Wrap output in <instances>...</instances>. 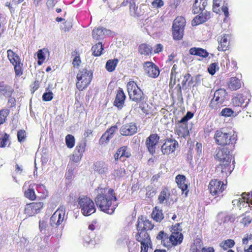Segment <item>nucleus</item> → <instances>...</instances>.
I'll return each mask as SVG.
<instances>
[{
  "label": "nucleus",
  "instance_id": "1",
  "mask_svg": "<svg viewBox=\"0 0 252 252\" xmlns=\"http://www.w3.org/2000/svg\"><path fill=\"white\" fill-rule=\"evenodd\" d=\"M96 194L94 200L98 209L105 213L112 215L114 213L117 205L114 202L117 201V194L114 190L108 187H98L94 190Z\"/></svg>",
  "mask_w": 252,
  "mask_h": 252
},
{
  "label": "nucleus",
  "instance_id": "2",
  "mask_svg": "<svg viewBox=\"0 0 252 252\" xmlns=\"http://www.w3.org/2000/svg\"><path fill=\"white\" fill-rule=\"evenodd\" d=\"M182 231V229L180 227L179 223H177L172 227L170 234L165 233L164 231H160L158 233L156 238L161 241V244L163 247L170 249L183 242L184 236Z\"/></svg>",
  "mask_w": 252,
  "mask_h": 252
},
{
  "label": "nucleus",
  "instance_id": "3",
  "mask_svg": "<svg viewBox=\"0 0 252 252\" xmlns=\"http://www.w3.org/2000/svg\"><path fill=\"white\" fill-rule=\"evenodd\" d=\"M126 90L130 100L136 103L134 106L137 108V105L139 104V108L142 111L148 114V111L144 106L146 103L145 94L136 82L132 80L129 81L126 84Z\"/></svg>",
  "mask_w": 252,
  "mask_h": 252
},
{
  "label": "nucleus",
  "instance_id": "4",
  "mask_svg": "<svg viewBox=\"0 0 252 252\" xmlns=\"http://www.w3.org/2000/svg\"><path fill=\"white\" fill-rule=\"evenodd\" d=\"M214 138L218 145L233 147L237 141V135L232 132H226L219 129L215 132Z\"/></svg>",
  "mask_w": 252,
  "mask_h": 252
},
{
  "label": "nucleus",
  "instance_id": "5",
  "mask_svg": "<svg viewBox=\"0 0 252 252\" xmlns=\"http://www.w3.org/2000/svg\"><path fill=\"white\" fill-rule=\"evenodd\" d=\"M93 72L86 68L79 70L76 75V86L79 91L86 89L90 84L93 79Z\"/></svg>",
  "mask_w": 252,
  "mask_h": 252
},
{
  "label": "nucleus",
  "instance_id": "6",
  "mask_svg": "<svg viewBox=\"0 0 252 252\" xmlns=\"http://www.w3.org/2000/svg\"><path fill=\"white\" fill-rule=\"evenodd\" d=\"M78 203L81 213L85 216H89L96 212L94 203L89 197L80 196L78 199Z\"/></svg>",
  "mask_w": 252,
  "mask_h": 252
},
{
  "label": "nucleus",
  "instance_id": "7",
  "mask_svg": "<svg viewBox=\"0 0 252 252\" xmlns=\"http://www.w3.org/2000/svg\"><path fill=\"white\" fill-rule=\"evenodd\" d=\"M227 96V93L225 89H219L216 90L209 106L212 109H218L226 100Z\"/></svg>",
  "mask_w": 252,
  "mask_h": 252
},
{
  "label": "nucleus",
  "instance_id": "8",
  "mask_svg": "<svg viewBox=\"0 0 252 252\" xmlns=\"http://www.w3.org/2000/svg\"><path fill=\"white\" fill-rule=\"evenodd\" d=\"M210 193L215 198L222 196V192L225 190L226 185L223 182L218 179H212L208 185Z\"/></svg>",
  "mask_w": 252,
  "mask_h": 252
},
{
  "label": "nucleus",
  "instance_id": "9",
  "mask_svg": "<svg viewBox=\"0 0 252 252\" xmlns=\"http://www.w3.org/2000/svg\"><path fill=\"white\" fill-rule=\"evenodd\" d=\"M135 237L136 240L140 243V252H147L149 246L151 244V240L149 233L146 231H137Z\"/></svg>",
  "mask_w": 252,
  "mask_h": 252
},
{
  "label": "nucleus",
  "instance_id": "10",
  "mask_svg": "<svg viewBox=\"0 0 252 252\" xmlns=\"http://www.w3.org/2000/svg\"><path fill=\"white\" fill-rule=\"evenodd\" d=\"M43 207L42 202H32L27 203L25 207L24 213L27 217L33 216L39 213Z\"/></svg>",
  "mask_w": 252,
  "mask_h": 252
},
{
  "label": "nucleus",
  "instance_id": "11",
  "mask_svg": "<svg viewBox=\"0 0 252 252\" xmlns=\"http://www.w3.org/2000/svg\"><path fill=\"white\" fill-rule=\"evenodd\" d=\"M65 213V207L60 206L50 218V222L51 225L59 226L62 224L64 220Z\"/></svg>",
  "mask_w": 252,
  "mask_h": 252
},
{
  "label": "nucleus",
  "instance_id": "12",
  "mask_svg": "<svg viewBox=\"0 0 252 252\" xmlns=\"http://www.w3.org/2000/svg\"><path fill=\"white\" fill-rule=\"evenodd\" d=\"M159 136L157 133L151 134L146 138V147L151 155H154L156 153V147L159 142Z\"/></svg>",
  "mask_w": 252,
  "mask_h": 252
},
{
  "label": "nucleus",
  "instance_id": "13",
  "mask_svg": "<svg viewBox=\"0 0 252 252\" xmlns=\"http://www.w3.org/2000/svg\"><path fill=\"white\" fill-rule=\"evenodd\" d=\"M178 145V142L175 139L168 138L161 146V151L163 155H168L174 152Z\"/></svg>",
  "mask_w": 252,
  "mask_h": 252
},
{
  "label": "nucleus",
  "instance_id": "14",
  "mask_svg": "<svg viewBox=\"0 0 252 252\" xmlns=\"http://www.w3.org/2000/svg\"><path fill=\"white\" fill-rule=\"evenodd\" d=\"M155 225L152 221L150 220L146 216H140L138 217L136 224L137 231L143 230L147 232L153 229Z\"/></svg>",
  "mask_w": 252,
  "mask_h": 252
},
{
  "label": "nucleus",
  "instance_id": "15",
  "mask_svg": "<svg viewBox=\"0 0 252 252\" xmlns=\"http://www.w3.org/2000/svg\"><path fill=\"white\" fill-rule=\"evenodd\" d=\"M143 68L145 73L150 77L156 78L159 74V68L153 62H145L143 64Z\"/></svg>",
  "mask_w": 252,
  "mask_h": 252
},
{
  "label": "nucleus",
  "instance_id": "16",
  "mask_svg": "<svg viewBox=\"0 0 252 252\" xmlns=\"http://www.w3.org/2000/svg\"><path fill=\"white\" fill-rule=\"evenodd\" d=\"M86 145V142L84 140L78 143L72 156V160L73 162H78L81 160L85 151Z\"/></svg>",
  "mask_w": 252,
  "mask_h": 252
},
{
  "label": "nucleus",
  "instance_id": "17",
  "mask_svg": "<svg viewBox=\"0 0 252 252\" xmlns=\"http://www.w3.org/2000/svg\"><path fill=\"white\" fill-rule=\"evenodd\" d=\"M231 160L225 161V162H220V163L217 165L216 171L220 172L222 177H227L230 174L234 167L231 166Z\"/></svg>",
  "mask_w": 252,
  "mask_h": 252
},
{
  "label": "nucleus",
  "instance_id": "18",
  "mask_svg": "<svg viewBox=\"0 0 252 252\" xmlns=\"http://www.w3.org/2000/svg\"><path fill=\"white\" fill-rule=\"evenodd\" d=\"M215 158L220 162L231 160L232 156L230 155V151L226 147L217 149L215 152Z\"/></svg>",
  "mask_w": 252,
  "mask_h": 252
},
{
  "label": "nucleus",
  "instance_id": "19",
  "mask_svg": "<svg viewBox=\"0 0 252 252\" xmlns=\"http://www.w3.org/2000/svg\"><path fill=\"white\" fill-rule=\"evenodd\" d=\"M231 35L229 34H222L217 38L219 43L218 50L219 51H225L228 50L230 46Z\"/></svg>",
  "mask_w": 252,
  "mask_h": 252
},
{
  "label": "nucleus",
  "instance_id": "20",
  "mask_svg": "<svg viewBox=\"0 0 252 252\" xmlns=\"http://www.w3.org/2000/svg\"><path fill=\"white\" fill-rule=\"evenodd\" d=\"M117 129L118 127L117 126H111L110 128L107 129L99 139V144L100 145L107 144L113 137L114 133Z\"/></svg>",
  "mask_w": 252,
  "mask_h": 252
},
{
  "label": "nucleus",
  "instance_id": "21",
  "mask_svg": "<svg viewBox=\"0 0 252 252\" xmlns=\"http://www.w3.org/2000/svg\"><path fill=\"white\" fill-rule=\"evenodd\" d=\"M131 156V153L127 146H122L120 147L115 154L114 157L116 161L120 159L124 162L126 160V158H130Z\"/></svg>",
  "mask_w": 252,
  "mask_h": 252
},
{
  "label": "nucleus",
  "instance_id": "22",
  "mask_svg": "<svg viewBox=\"0 0 252 252\" xmlns=\"http://www.w3.org/2000/svg\"><path fill=\"white\" fill-rule=\"evenodd\" d=\"M14 89L12 85L7 83L4 81H0V98L12 95Z\"/></svg>",
  "mask_w": 252,
  "mask_h": 252
},
{
  "label": "nucleus",
  "instance_id": "23",
  "mask_svg": "<svg viewBox=\"0 0 252 252\" xmlns=\"http://www.w3.org/2000/svg\"><path fill=\"white\" fill-rule=\"evenodd\" d=\"M126 99V95L121 88H119L116 92V94L113 104L119 109H121L124 106Z\"/></svg>",
  "mask_w": 252,
  "mask_h": 252
},
{
  "label": "nucleus",
  "instance_id": "24",
  "mask_svg": "<svg viewBox=\"0 0 252 252\" xmlns=\"http://www.w3.org/2000/svg\"><path fill=\"white\" fill-rule=\"evenodd\" d=\"M137 127L134 123L126 124L122 126L120 128V133L123 136L132 135L137 131Z\"/></svg>",
  "mask_w": 252,
  "mask_h": 252
},
{
  "label": "nucleus",
  "instance_id": "25",
  "mask_svg": "<svg viewBox=\"0 0 252 252\" xmlns=\"http://www.w3.org/2000/svg\"><path fill=\"white\" fill-rule=\"evenodd\" d=\"M246 97L242 94H238L236 96L233 97L231 100V102L234 107L237 108L239 109L242 107H245L247 106L248 102L247 101L245 105H243L246 100Z\"/></svg>",
  "mask_w": 252,
  "mask_h": 252
},
{
  "label": "nucleus",
  "instance_id": "26",
  "mask_svg": "<svg viewBox=\"0 0 252 252\" xmlns=\"http://www.w3.org/2000/svg\"><path fill=\"white\" fill-rule=\"evenodd\" d=\"M186 178L183 175L179 174L175 178V181L177 183L178 187L182 191V193H184L185 196H187L189 192L188 187L186 183Z\"/></svg>",
  "mask_w": 252,
  "mask_h": 252
},
{
  "label": "nucleus",
  "instance_id": "27",
  "mask_svg": "<svg viewBox=\"0 0 252 252\" xmlns=\"http://www.w3.org/2000/svg\"><path fill=\"white\" fill-rule=\"evenodd\" d=\"M170 196L169 189L167 187H163L158 196V203L160 204H167L169 202Z\"/></svg>",
  "mask_w": 252,
  "mask_h": 252
},
{
  "label": "nucleus",
  "instance_id": "28",
  "mask_svg": "<svg viewBox=\"0 0 252 252\" xmlns=\"http://www.w3.org/2000/svg\"><path fill=\"white\" fill-rule=\"evenodd\" d=\"M207 4V0H195L192 8L193 14H198L202 12Z\"/></svg>",
  "mask_w": 252,
  "mask_h": 252
},
{
  "label": "nucleus",
  "instance_id": "29",
  "mask_svg": "<svg viewBox=\"0 0 252 252\" xmlns=\"http://www.w3.org/2000/svg\"><path fill=\"white\" fill-rule=\"evenodd\" d=\"M189 53L191 55L198 56L202 58H206L209 55L206 50L199 47H192L190 48Z\"/></svg>",
  "mask_w": 252,
  "mask_h": 252
},
{
  "label": "nucleus",
  "instance_id": "30",
  "mask_svg": "<svg viewBox=\"0 0 252 252\" xmlns=\"http://www.w3.org/2000/svg\"><path fill=\"white\" fill-rule=\"evenodd\" d=\"M145 4H141L139 7L137 6L135 3H130L129 5L130 11H133V16L134 17H140L143 15L145 13V9L144 7L145 6Z\"/></svg>",
  "mask_w": 252,
  "mask_h": 252
},
{
  "label": "nucleus",
  "instance_id": "31",
  "mask_svg": "<svg viewBox=\"0 0 252 252\" xmlns=\"http://www.w3.org/2000/svg\"><path fill=\"white\" fill-rule=\"evenodd\" d=\"M175 131L178 136L181 137H186L189 133L187 124L180 123V121L176 126Z\"/></svg>",
  "mask_w": 252,
  "mask_h": 252
},
{
  "label": "nucleus",
  "instance_id": "32",
  "mask_svg": "<svg viewBox=\"0 0 252 252\" xmlns=\"http://www.w3.org/2000/svg\"><path fill=\"white\" fill-rule=\"evenodd\" d=\"M107 30L102 27L95 28L92 31L93 38L95 40L103 39L105 36Z\"/></svg>",
  "mask_w": 252,
  "mask_h": 252
},
{
  "label": "nucleus",
  "instance_id": "33",
  "mask_svg": "<svg viewBox=\"0 0 252 252\" xmlns=\"http://www.w3.org/2000/svg\"><path fill=\"white\" fill-rule=\"evenodd\" d=\"M151 218L157 222H160L164 219V215L161 209L156 206L153 209Z\"/></svg>",
  "mask_w": 252,
  "mask_h": 252
},
{
  "label": "nucleus",
  "instance_id": "34",
  "mask_svg": "<svg viewBox=\"0 0 252 252\" xmlns=\"http://www.w3.org/2000/svg\"><path fill=\"white\" fill-rule=\"evenodd\" d=\"M138 52L142 55L149 56L153 52V48L147 43H141L138 46Z\"/></svg>",
  "mask_w": 252,
  "mask_h": 252
},
{
  "label": "nucleus",
  "instance_id": "35",
  "mask_svg": "<svg viewBox=\"0 0 252 252\" xmlns=\"http://www.w3.org/2000/svg\"><path fill=\"white\" fill-rule=\"evenodd\" d=\"M228 88L231 91H236L239 89L241 87L240 80L237 78L231 77L227 83Z\"/></svg>",
  "mask_w": 252,
  "mask_h": 252
},
{
  "label": "nucleus",
  "instance_id": "36",
  "mask_svg": "<svg viewBox=\"0 0 252 252\" xmlns=\"http://www.w3.org/2000/svg\"><path fill=\"white\" fill-rule=\"evenodd\" d=\"M93 169L94 171L97 172L100 174H104L107 169L105 162L102 161L95 162L93 165Z\"/></svg>",
  "mask_w": 252,
  "mask_h": 252
},
{
  "label": "nucleus",
  "instance_id": "37",
  "mask_svg": "<svg viewBox=\"0 0 252 252\" xmlns=\"http://www.w3.org/2000/svg\"><path fill=\"white\" fill-rule=\"evenodd\" d=\"M7 57L12 64L21 62L19 56L14 53L12 50L8 49L7 51Z\"/></svg>",
  "mask_w": 252,
  "mask_h": 252
},
{
  "label": "nucleus",
  "instance_id": "38",
  "mask_svg": "<svg viewBox=\"0 0 252 252\" xmlns=\"http://www.w3.org/2000/svg\"><path fill=\"white\" fill-rule=\"evenodd\" d=\"M184 29L178 28V27L172 26V35L175 40H181L184 35Z\"/></svg>",
  "mask_w": 252,
  "mask_h": 252
},
{
  "label": "nucleus",
  "instance_id": "39",
  "mask_svg": "<svg viewBox=\"0 0 252 252\" xmlns=\"http://www.w3.org/2000/svg\"><path fill=\"white\" fill-rule=\"evenodd\" d=\"M24 196L31 201H34L36 199V195L35 194L33 187L30 185L29 188L25 190L24 191Z\"/></svg>",
  "mask_w": 252,
  "mask_h": 252
},
{
  "label": "nucleus",
  "instance_id": "40",
  "mask_svg": "<svg viewBox=\"0 0 252 252\" xmlns=\"http://www.w3.org/2000/svg\"><path fill=\"white\" fill-rule=\"evenodd\" d=\"M103 50V46L101 42H98L93 45L91 49L93 55L96 57L100 56L102 53Z\"/></svg>",
  "mask_w": 252,
  "mask_h": 252
},
{
  "label": "nucleus",
  "instance_id": "41",
  "mask_svg": "<svg viewBox=\"0 0 252 252\" xmlns=\"http://www.w3.org/2000/svg\"><path fill=\"white\" fill-rule=\"evenodd\" d=\"M119 60L117 59H114L109 60L106 62L105 68L108 72H112L115 70L118 63Z\"/></svg>",
  "mask_w": 252,
  "mask_h": 252
},
{
  "label": "nucleus",
  "instance_id": "42",
  "mask_svg": "<svg viewBox=\"0 0 252 252\" xmlns=\"http://www.w3.org/2000/svg\"><path fill=\"white\" fill-rule=\"evenodd\" d=\"M186 25V20L182 16H178L173 21V25L178 28L184 29Z\"/></svg>",
  "mask_w": 252,
  "mask_h": 252
},
{
  "label": "nucleus",
  "instance_id": "43",
  "mask_svg": "<svg viewBox=\"0 0 252 252\" xmlns=\"http://www.w3.org/2000/svg\"><path fill=\"white\" fill-rule=\"evenodd\" d=\"M235 245V242L232 239H227L222 241L220 244V246L224 251L232 248Z\"/></svg>",
  "mask_w": 252,
  "mask_h": 252
},
{
  "label": "nucleus",
  "instance_id": "44",
  "mask_svg": "<svg viewBox=\"0 0 252 252\" xmlns=\"http://www.w3.org/2000/svg\"><path fill=\"white\" fill-rule=\"evenodd\" d=\"M66 145L69 149L72 148L75 145V139L71 134H67L65 138Z\"/></svg>",
  "mask_w": 252,
  "mask_h": 252
},
{
  "label": "nucleus",
  "instance_id": "45",
  "mask_svg": "<svg viewBox=\"0 0 252 252\" xmlns=\"http://www.w3.org/2000/svg\"><path fill=\"white\" fill-rule=\"evenodd\" d=\"M12 65L14 66V69L16 76H21L23 73V64L20 62Z\"/></svg>",
  "mask_w": 252,
  "mask_h": 252
},
{
  "label": "nucleus",
  "instance_id": "46",
  "mask_svg": "<svg viewBox=\"0 0 252 252\" xmlns=\"http://www.w3.org/2000/svg\"><path fill=\"white\" fill-rule=\"evenodd\" d=\"M18 141L21 143L24 142L27 138V133L24 129L18 130L17 133Z\"/></svg>",
  "mask_w": 252,
  "mask_h": 252
},
{
  "label": "nucleus",
  "instance_id": "47",
  "mask_svg": "<svg viewBox=\"0 0 252 252\" xmlns=\"http://www.w3.org/2000/svg\"><path fill=\"white\" fill-rule=\"evenodd\" d=\"M178 73V66L177 64H174L171 71V74H170V81L169 85H171L172 83L173 79H174L173 84L174 85L175 84V80H176V76Z\"/></svg>",
  "mask_w": 252,
  "mask_h": 252
},
{
  "label": "nucleus",
  "instance_id": "48",
  "mask_svg": "<svg viewBox=\"0 0 252 252\" xmlns=\"http://www.w3.org/2000/svg\"><path fill=\"white\" fill-rule=\"evenodd\" d=\"M75 57L72 61V64L74 68H78L81 63L80 55L78 52H74ZM74 56V55H72Z\"/></svg>",
  "mask_w": 252,
  "mask_h": 252
},
{
  "label": "nucleus",
  "instance_id": "49",
  "mask_svg": "<svg viewBox=\"0 0 252 252\" xmlns=\"http://www.w3.org/2000/svg\"><path fill=\"white\" fill-rule=\"evenodd\" d=\"M192 77L191 75L189 73H187L184 76V78L183 81L181 82V84L182 87L184 89H186V85L187 82H188V84L189 85L190 82L192 81Z\"/></svg>",
  "mask_w": 252,
  "mask_h": 252
},
{
  "label": "nucleus",
  "instance_id": "50",
  "mask_svg": "<svg viewBox=\"0 0 252 252\" xmlns=\"http://www.w3.org/2000/svg\"><path fill=\"white\" fill-rule=\"evenodd\" d=\"M205 22L202 14H200L196 16L191 22V24L193 26H197Z\"/></svg>",
  "mask_w": 252,
  "mask_h": 252
},
{
  "label": "nucleus",
  "instance_id": "51",
  "mask_svg": "<svg viewBox=\"0 0 252 252\" xmlns=\"http://www.w3.org/2000/svg\"><path fill=\"white\" fill-rule=\"evenodd\" d=\"M234 111L230 108H225L222 109L220 115L225 117H229L233 116Z\"/></svg>",
  "mask_w": 252,
  "mask_h": 252
},
{
  "label": "nucleus",
  "instance_id": "52",
  "mask_svg": "<svg viewBox=\"0 0 252 252\" xmlns=\"http://www.w3.org/2000/svg\"><path fill=\"white\" fill-rule=\"evenodd\" d=\"M9 138V135L5 133L0 138V147L4 148L6 146Z\"/></svg>",
  "mask_w": 252,
  "mask_h": 252
},
{
  "label": "nucleus",
  "instance_id": "53",
  "mask_svg": "<svg viewBox=\"0 0 252 252\" xmlns=\"http://www.w3.org/2000/svg\"><path fill=\"white\" fill-rule=\"evenodd\" d=\"M44 49H40L38 51L37 53V57L38 59V61L37 62V63L39 65H41L44 61H45V57L44 55V52L43 51L44 50Z\"/></svg>",
  "mask_w": 252,
  "mask_h": 252
},
{
  "label": "nucleus",
  "instance_id": "54",
  "mask_svg": "<svg viewBox=\"0 0 252 252\" xmlns=\"http://www.w3.org/2000/svg\"><path fill=\"white\" fill-rule=\"evenodd\" d=\"M251 195L250 193H243L242 194V198H239V202H247V203H251L252 202V198L250 199Z\"/></svg>",
  "mask_w": 252,
  "mask_h": 252
},
{
  "label": "nucleus",
  "instance_id": "55",
  "mask_svg": "<svg viewBox=\"0 0 252 252\" xmlns=\"http://www.w3.org/2000/svg\"><path fill=\"white\" fill-rule=\"evenodd\" d=\"M125 173V170L124 168H119L114 170L113 175L115 178H119L123 176Z\"/></svg>",
  "mask_w": 252,
  "mask_h": 252
},
{
  "label": "nucleus",
  "instance_id": "56",
  "mask_svg": "<svg viewBox=\"0 0 252 252\" xmlns=\"http://www.w3.org/2000/svg\"><path fill=\"white\" fill-rule=\"evenodd\" d=\"M53 98V93L51 92H45L42 95V99L44 101H51Z\"/></svg>",
  "mask_w": 252,
  "mask_h": 252
},
{
  "label": "nucleus",
  "instance_id": "57",
  "mask_svg": "<svg viewBox=\"0 0 252 252\" xmlns=\"http://www.w3.org/2000/svg\"><path fill=\"white\" fill-rule=\"evenodd\" d=\"M218 66V63H211L208 67V71L211 75H214L216 72V68Z\"/></svg>",
  "mask_w": 252,
  "mask_h": 252
},
{
  "label": "nucleus",
  "instance_id": "58",
  "mask_svg": "<svg viewBox=\"0 0 252 252\" xmlns=\"http://www.w3.org/2000/svg\"><path fill=\"white\" fill-rule=\"evenodd\" d=\"M164 5V2L162 0H154L152 2V5L153 8H159Z\"/></svg>",
  "mask_w": 252,
  "mask_h": 252
},
{
  "label": "nucleus",
  "instance_id": "59",
  "mask_svg": "<svg viewBox=\"0 0 252 252\" xmlns=\"http://www.w3.org/2000/svg\"><path fill=\"white\" fill-rule=\"evenodd\" d=\"M193 116V114L190 112H188L186 115L184 116L180 121V123H186L187 121L191 119Z\"/></svg>",
  "mask_w": 252,
  "mask_h": 252
},
{
  "label": "nucleus",
  "instance_id": "60",
  "mask_svg": "<svg viewBox=\"0 0 252 252\" xmlns=\"http://www.w3.org/2000/svg\"><path fill=\"white\" fill-rule=\"evenodd\" d=\"M32 93H34L39 87V82L38 80L34 81L30 86Z\"/></svg>",
  "mask_w": 252,
  "mask_h": 252
},
{
  "label": "nucleus",
  "instance_id": "61",
  "mask_svg": "<svg viewBox=\"0 0 252 252\" xmlns=\"http://www.w3.org/2000/svg\"><path fill=\"white\" fill-rule=\"evenodd\" d=\"M12 95L10 96H5V98H8L7 105L9 106L10 107H13L15 106L16 104V99L14 97H12Z\"/></svg>",
  "mask_w": 252,
  "mask_h": 252
},
{
  "label": "nucleus",
  "instance_id": "62",
  "mask_svg": "<svg viewBox=\"0 0 252 252\" xmlns=\"http://www.w3.org/2000/svg\"><path fill=\"white\" fill-rule=\"evenodd\" d=\"M163 49V46L161 44H157L155 46L154 53L155 54H158L159 53L162 52Z\"/></svg>",
  "mask_w": 252,
  "mask_h": 252
},
{
  "label": "nucleus",
  "instance_id": "63",
  "mask_svg": "<svg viewBox=\"0 0 252 252\" xmlns=\"http://www.w3.org/2000/svg\"><path fill=\"white\" fill-rule=\"evenodd\" d=\"M46 226V222L44 220H39V228L41 232L45 229Z\"/></svg>",
  "mask_w": 252,
  "mask_h": 252
},
{
  "label": "nucleus",
  "instance_id": "64",
  "mask_svg": "<svg viewBox=\"0 0 252 252\" xmlns=\"http://www.w3.org/2000/svg\"><path fill=\"white\" fill-rule=\"evenodd\" d=\"M56 2V0H47L46 4L49 8H53L55 6Z\"/></svg>",
  "mask_w": 252,
  "mask_h": 252
}]
</instances>
